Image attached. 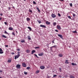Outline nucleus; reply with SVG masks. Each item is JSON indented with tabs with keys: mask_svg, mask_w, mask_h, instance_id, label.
Masks as SVG:
<instances>
[{
	"mask_svg": "<svg viewBox=\"0 0 78 78\" xmlns=\"http://www.w3.org/2000/svg\"><path fill=\"white\" fill-rule=\"evenodd\" d=\"M53 25L54 26H55L56 25V22H54L53 23Z\"/></svg>",
	"mask_w": 78,
	"mask_h": 78,
	"instance_id": "nucleus-28",
	"label": "nucleus"
},
{
	"mask_svg": "<svg viewBox=\"0 0 78 78\" xmlns=\"http://www.w3.org/2000/svg\"><path fill=\"white\" fill-rule=\"evenodd\" d=\"M40 69H45V67L44 66H42L40 67Z\"/></svg>",
	"mask_w": 78,
	"mask_h": 78,
	"instance_id": "nucleus-11",
	"label": "nucleus"
},
{
	"mask_svg": "<svg viewBox=\"0 0 78 78\" xmlns=\"http://www.w3.org/2000/svg\"><path fill=\"white\" fill-rule=\"evenodd\" d=\"M2 37H4V38H6V36L4 35H2Z\"/></svg>",
	"mask_w": 78,
	"mask_h": 78,
	"instance_id": "nucleus-22",
	"label": "nucleus"
},
{
	"mask_svg": "<svg viewBox=\"0 0 78 78\" xmlns=\"http://www.w3.org/2000/svg\"><path fill=\"white\" fill-rule=\"evenodd\" d=\"M27 73H28L27 72H25V71L24 72V74L25 75H27Z\"/></svg>",
	"mask_w": 78,
	"mask_h": 78,
	"instance_id": "nucleus-32",
	"label": "nucleus"
},
{
	"mask_svg": "<svg viewBox=\"0 0 78 78\" xmlns=\"http://www.w3.org/2000/svg\"><path fill=\"white\" fill-rule=\"evenodd\" d=\"M5 46L6 47H8V45H5Z\"/></svg>",
	"mask_w": 78,
	"mask_h": 78,
	"instance_id": "nucleus-54",
	"label": "nucleus"
},
{
	"mask_svg": "<svg viewBox=\"0 0 78 78\" xmlns=\"http://www.w3.org/2000/svg\"><path fill=\"white\" fill-rule=\"evenodd\" d=\"M76 16V15H75V14H73V17L75 16Z\"/></svg>",
	"mask_w": 78,
	"mask_h": 78,
	"instance_id": "nucleus-46",
	"label": "nucleus"
},
{
	"mask_svg": "<svg viewBox=\"0 0 78 78\" xmlns=\"http://www.w3.org/2000/svg\"><path fill=\"white\" fill-rule=\"evenodd\" d=\"M33 4H34V5H36V3L34 1L33 2Z\"/></svg>",
	"mask_w": 78,
	"mask_h": 78,
	"instance_id": "nucleus-36",
	"label": "nucleus"
},
{
	"mask_svg": "<svg viewBox=\"0 0 78 78\" xmlns=\"http://www.w3.org/2000/svg\"><path fill=\"white\" fill-rule=\"evenodd\" d=\"M39 73V70H37L35 72L36 74H37V73Z\"/></svg>",
	"mask_w": 78,
	"mask_h": 78,
	"instance_id": "nucleus-16",
	"label": "nucleus"
},
{
	"mask_svg": "<svg viewBox=\"0 0 78 78\" xmlns=\"http://www.w3.org/2000/svg\"><path fill=\"white\" fill-rule=\"evenodd\" d=\"M29 12H31V13H33V11H32L30 9H29Z\"/></svg>",
	"mask_w": 78,
	"mask_h": 78,
	"instance_id": "nucleus-24",
	"label": "nucleus"
},
{
	"mask_svg": "<svg viewBox=\"0 0 78 78\" xmlns=\"http://www.w3.org/2000/svg\"><path fill=\"white\" fill-rule=\"evenodd\" d=\"M9 9H11V7H9Z\"/></svg>",
	"mask_w": 78,
	"mask_h": 78,
	"instance_id": "nucleus-57",
	"label": "nucleus"
},
{
	"mask_svg": "<svg viewBox=\"0 0 78 78\" xmlns=\"http://www.w3.org/2000/svg\"><path fill=\"white\" fill-rule=\"evenodd\" d=\"M47 78H51V76H47Z\"/></svg>",
	"mask_w": 78,
	"mask_h": 78,
	"instance_id": "nucleus-40",
	"label": "nucleus"
},
{
	"mask_svg": "<svg viewBox=\"0 0 78 78\" xmlns=\"http://www.w3.org/2000/svg\"><path fill=\"white\" fill-rule=\"evenodd\" d=\"M2 19L1 17H0V20H2Z\"/></svg>",
	"mask_w": 78,
	"mask_h": 78,
	"instance_id": "nucleus-59",
	"label": "nucleus"
},
{
	"mask_svg": "<svg viewBox=\"0 0 78 78\" xmlns=\"http://www.w3.org/2000/svg\"><path fill=\"white\" fill-rule=\"evenodd\" d=\"M2 72V70H0V73H1Z\"/></svg>",
	"mask_w": 78,
	"mask_h": 78,
	"instance_id": "nucleus-58",
	"label": "nucleus"
},
{
	"mask_svg": "<svg viewBox=\"0 0 78 78\" xmlns=\"http://www.w3.org/2000/svg\"><path fill=\"white\" fill-rule=\"evenodd\" d=\"M58 16L59 17H61V14L60 13H58Z\"/></svg>",
	"mask_w": 78,
	"mask_h": 78,
	"instance_id": "nucleus-38",
	"label": "nucleus"
},
{
	"mask_svg": "<svg viewBox=\"0 0 78 78\" xmlns=\"http://www.w3.org/2000/svg\"><path fill=\"white\" fill-rule=\"evenodd\" d=\"M52 43H53L54 44L55 43V42H54V41H52Z\"/></svg>",
	"mask_w": 78,
	"mask_h": 78,
	"instance_id": "nucleus-55",
	"label": "nucleus"
},
{
	"mask_svg": "<svg viewBox=\"0 0 78 78\" xmlns=\"http://www.w3.org/2000/svg\"><path fill=\"white\" fill-rule=\"evenodd\" d=\"M53 48H56V45H55L54 46H52Z\"/></svg>",
	"mask_w": 78,
	"mask_h": 78,
	"instance_id": "nucleus-34",
	"label": "nucleus"
},
{
	"mask_svg": "<svg viewBox=\"0 0 78 78\" xmlns=\"http://www.w3.org/2000/svg\"><path fill=\"white\" fill-rule=\"evenodd\" d=\"M34 55L36 56V57H37V58H39V57H38L36 55V54H35Z\"/></svg>",
	"mask_w": 78,
	"mask_h": 78,
	"instance_id": "nucleus-41",
	"label": "nucleus"
},
{
	"mask_svg": "<svg viewBox=\"0 0 78 78\" xmlns=\"http://www.w3.org/2000/svg\"><path fill=\"white\" fill-rule=\"evenodd\" d=\"M51 16L52 18H55L56 17V15L55 14L52 13Z\"/></svg>",
	"mask_w": 78,
	"mask_h": 78,
	"instance_id": "nucleus-1",
	"label": "nucleus"
},
{
	"mask_svg": "<svg viewBox=\"0 0 78 78\" xmlns=\"http://www.w3.org/2000/svg\"><path fill=\"white\" fill-rule=\"evenodd\" d=\"M8 62H9L10 63L11 62V59H10V60H8L7 61Z\"/></svg>",
	"mask_w": 78,
	"mask_h": 78,
	"instance_id": "nucleus-27",
	"label": "nucleus"
},
{
	"mask_svg": "<svg viewBox=\"0 0 78 78\" xmlns=\"http://www.w3.org/2000/svg\"><path fill=\"white\" fill-rule=\"evenodd\" d=\"M27 38H28V39H29V40H31V37H30V36H27Z\"/></svg>",
	"mask_w": 78,
	"mask_h": 78,
	"instance_id": "nucleus-23",
	"label": "nucleus"
},
{
	"mask_svg": "<svg viewBox=\"0 0 78 78\" xmlns=\"http://www.w3.org/2000/svg\"><path fill=\"white\" fill-rule=\"evenodd\" d=\"M16 67L18 69H20V65L18 64L16 66Z\"/></svg>",
	"mask_w": 78,
	"mask_h": 78,
	"instance_id": "nucleus-2",
	"label": "nucleus"
},
{
	"mask_svg": "<svg viewBox=\"0 0 78 78\" xmlns=\"http://www.w3.org/2000/svg\"><path fill=\"white\" fill-rule=\"evenodd\" d=\"M58 36H59V37H60V38H62L63 37H62V35H60V34H58Z\"/></svg>",
	"mask_w": 78,
	"mask_h": 78,
	"instance_id": "nucleus-12",
	"label": "nucleus"
},
{
	"mask_svg": "<svg viewBox=\"0 0 78 78\" xmlns=\"http://www.w3.org/2000/svg\"><path fill=\"white\" fill-rule=\"evenodd\" d=\"M30 67H28L27 68V69H28V70H30Z\"/></svg>",
	"mask_w": 78,
	"mask_h": 78,
	"instance_id": "nucleus-31",
	"label": "nucleus"
},
{
	"mask_svg": "<svg viewBox=\"0 0 78 78\" xmlns=\"http://www.w3.org/2000/svg\"><path fill=\"white\" fill-rule=\"evenodd\" d=\"M34 53H35V50H33V51H32V54H33Z\"/></svg>",
	"mask_w": 78,
	"mask_h": 78,
	"instance_id": "nucleus-26",
	"label": "nucleus"
},
{
	"mask_svg": "<svg viewBox=\"0 0 78 78\" xmlns=\"http://www.w3.org/2000/svg\"><path fill=\"white\" fill-rule=\"evenodd\" d=\"M12 35H14V36H15V34H14V32H13V33H12Z\"/></svg>",
	"mask_w": 78,
	"mask_h": 78,
	"instance_id": "nucleus-47",
	"label": "nucleus"
},
{
	"mask_svg": "<svg viewBox=\"0 0 78 78\" xmlns=\"http://www.w3.org/2000/svg\"><path fill=\"white\" fill-rule=\"evenodd\" d=\"M51 23L48 21H46V24H47V25H50V24Z\"/></svg>",
	"mask_w": 78,
	"mask_h": 78,
	"instance_id": "nucleus-5",
	"label": "nucleus"
},
{
	"mask_svg": "<svg viewBox=\"0 0 78 78\" xmlns=\"http://www.w3.org/2000/svg\"><path fill=\"white\" fill-rule=\"evenodd\" d=\"M21 42L22 43H23V42H25V40H22L21 41Z\"/></svg>",
	"mask_w": 78,
	"mask_h": 78,
	"instance_id": "nucleus-21",
	"label": "nucleus"
},
{
	"mask_svg": "<svg viewBox=\"0 0 78 78\" xmlns=\"http://www.w3.org/2000/svg\"><path fill=\"white\" fill-rule=\"evenodd\" d=\"M59 70L60 72H61L62 71V70H61V68H59Z\"/></svg>",
	"mask_w": 78,
	"mask_h": 78,
	"instance_id": "nucleus-33",
	"label": "nucleus"
},
{
	"mask_svg": "<svg viewBox=\"0 0 78 78\" xmlns=\"http://www.w3.org/2000/svg\"><path fill=\"white\" fill-rule=\"evenodd\" d=\"M27 22H29V21L30 20V19L28 17H27Z\"/></svg>",
	"mask_w": 78,
	"mask_h": 78,
	"instance_id": "nucleus-13",
	"label": "nucleus"
},
{
	"mask_svg": "<svg viewBox=\"0 0 78 78\" xmlns=\"http://www.w3.org/2000/svg\"><path fill=\"white\" fill-rule=\"evenodd\" d=\"M35 48H39V47H35Z\"/></svg>",
	"mask_w": 78,
	"mask_h": 78,
	"instance_id": "nucleus-43",
	"label": "nucleus"
},
{
	"mask_svg": "<svg viewBox=\"0 0 78 78\" xmlns=\"http://www.w3.org/2000/svg\"><path fill=\"white\" fill-rule=\"evenodd\" d=\"M27 28L29 29L30 31H31V28L30 27H28Z\"/></svg>",
	"mask_w": 78,
	"mask_h": 78,
	"instance_id": "nucleus-25",
	"label": "nucleus"
},
{
	"mask_svg": "<svg viewBox=\"0 0 78 78\" xmlns=\"http://www.w3.org/2000/svg\"><path fill=\"white\" fill-rule=\"evenodd\" d=\"M3 51V50L2 48H0V54H2L3 53V52L2 51Z\"/></svg>",
	"mask_w": 78,
	"mask_h": 78,
	"instance_id": "nucleus-4",
	"label": "nucleus"
},
{
	"mask_svg": "<svg viewBox=\"0 0 78 78\" xmlns=\"http://www.w3.org/2000/svg\"><path fill=\"white\" fill-rule=\"evenodd\" d=\"M40 27H42V28H46V27L44 25H40Z\"/></svg>",
	"mask_w": 78,
	"mask_h": 78,
	"instance_id": "nucleus-6",
	"label": "nucleus"
},
{
	"mask_svg": "<svg viewBox=\"0 0 78 78\" xmlns=\"http://www.w3.org/2000/svg\"><path fill=\"white\" fill-rule=\"evenodd\" d=\"M65 63L66 64H69V62H68V60H66L65 62Z\"/></svg>",
	"mask_w": 78,
	"mask_h": 78,
	"instance_id": "nucleus-17",
	"label": "nucleus"
},
{
	"mask_svg": "<svg viewBox=\"0 0 78 78\" xmlns=\"http://www.w3.org/2000/svg\"><path fill=\"white\" fill-rule=\"evenodd\" d=\"M59 77H60V78H61V77H62L61 75H59Z\"/></svg>",
	"mask_w": 78,
	"mask_h": 78,
	"instance_id": "nucleus-53",
	"label": "nucleus"
},
{
	"mask_svg": "<svg viewBox=\"0 0 78 78\" xmlns=\"http://www.w3.org/2000/svg\"><path fill=\"white\" fill-rule=\"evenodd\" d=\"M69 77L70 78H75V76H73V75H69Z\"/></svg>",
	"mask_w": 78,
	"mask_h": 78,
	"instance_id": "nucleus-9",
	"label": "nucleus"
},
{
	"mask_svg": "<svg viewBox=\"0 0 78 78\" xmlns=\"http://www.w3.org/2000/svg\"><path fill=\"white\" fill-rule=\"evenodd\" d=\"M58 56L59 57H62V56H63V55L61 54H58Z\"/></svg>",
	"mask_w": 78,
	"mask_h": 78,
	"instance_id": "nucleus-20",
	"label": "nucleus"
},
{
	"mask_svg": "<svg viewBox=\"0 0 78 78\" xmlns=\"http://www.w3.org/2000/svg\"><path fill=\"white\" fill-rule=\"evenodd\" d=\"M26 52L27 53H29L30 52V51L29 50H26Z\"/></svg>",
	"mask_w": 78,
	"mask_h": 78,
	"instance_id": "nucleus-14",
	"label": "nucleus"
},
{
	"mask_svg": "<svg viewBox=\"0 0 78 78\" xmlns=\"http://www.w3.org/2000/svg\"><path fill=\"white\" fill-rule=\"evenodd\" d=\"M73 33H77V32H76V31H73Z\"/></svg>",
	"mask_w": 78,
	"mask_h": 78,
	"instance_id": "nucleus-35",
	"label": "nucleus"
},
{
	"mask_svg": "<svg viewBox=\"0 0 78 78\" xmlns=\"http://www.w3.org/2000/svg\"><path fill=\"white\" fill-rule=\"evenodd\" d=\"M16 33L17 34L18 33H17V31H16Z\"/></svg>",
	"mask_w": 78,
	"mask_h": 78,
	"instance_id": "nucleus-60",
	"label": "nucleus"
},
{
	"mask_svg": "<svg viewBox=\"0 0 78 78\" xmlns=\"http://www.w3.org/2000/svg\"><path fill=\"white\" fill-rule=\"evenodd\" d=\"M70 6H72V3H71L70 4Z\"/></svg>",
	"mask_w": 78,
	"mask_h": 78,
	"instance_id": "nucleus-45",
	"label": "nucleus"
},
{
	"mask_svg": "<svg viewBox=\"0 0 78 78\" xmlns=\"http://www.w3.org/2000/svg\"><path fill=\"white\" fill-rule=\"evenodd\" d=\"M0 15L1 16H3V14H2V13H1L0 14Z\"/></svg>",
	"mask_w": 78,
	"mask_h": 78,
	"instance_id": "nucleus-51",
	"label": "nucleus"
},
{
	"mask_svg": "<svg viewBox=\"0 0 78 78\" xmlns=\"http://www.w3.org/2000/svg\"><path fill=\"white\" fill-rule=\"evenodd\" d=\"M18 56H20V52H17V55Z\"/></svg>",
	"mask_w": 78,
	"mask_h": 78,
	"instance_id": "nucleus-19",
	"label": "nucleus"
},
{
	"mask_svg": "<svg viewBox=\"0 0 78 78\" xmlns=\"http://www.w3.org/2000/svg\"><path fill=\"white\" fill-rule=\"evenodd\" d=\"M19 57L18 55H16L15 56V59H17V58H19Z\"/></svg>",
	"mask_w": 78,
	"mask_h": 78,
	"instance_id": "nucleus-8",
	"label": "nucleus"
},
{
	"mask_svg": "<svg viewBox=\"0 0 78 78\" xmlns=\"http://www.w3.org/2000/svg\"><path fill=\"white\" fill-rule=\"evenodd\" d=\"M36 9H37V10H38V12H40V10L39 9V8H37Z\"/></svg>",
	"mask_w": 78,
	"mask_h": 78,
	"instance_id": "nucleus-30",
	"label": "nucleus"
},
{
	"mask_svg": "<svg viewBox=\"0 0 78 78\" xmlns=\"http://www.w3.org/2000/svg\"><path fill=\"white\" fill-rule=\"evenodd\" d=\"M38 55L39 56H43V55H44V53H40V54H39Z\"/></svg>",
	"mask_w": 78,
	"mask_h": 78,
	"instance_id": "nucleus-7",
	"label": "nucleus"
},
{
	"mask_svg": "<svg viewBox=\"0 0 78 78\" xmlns=\"http://www.w3.org/2000/svg\"><path fill=\"white\" fill-rule=\"evenodd\" d=\"M53 48V46H52V47H50V50H52V48Z\"/></svg>",
	"mask_w": 78,
	"mask_h": 78,
	"instance_id": "nucleus-39",
	"label": "nucleus"
},
{
	"mask_svg": "<svg viewBox=\"0 0 78 78\" xmlns=\"http://www.w3.org/2000/svg\"><path fill=\"white\" fill-rule=\"evenodd\" d=\"M24 1H25V0H24Z\"/></svg>",
	"mask_w": 78,
	"mask_h": 78,
	"instance_id": "nucleus-61",
	"label": "nucleus"
},
{
	"mask_svg": "<svg viewBox=\"0 0 78 78\" xmlns=\"http://www.w3.org/2000/svg\"><path fill=\"white\" fill-rule=\"evenodd\" d=\"M4 33L5 34H8V32H7L6 30L5 31Z\"/></svg>",
	"mask_w": 78,
	"mask_h": 78,
	"instance_id": "nucleus-29",
	"label": "nucleus"
},
{
	"mask_svg": "<svg viewBox=\"0 0 78 78\" xmlns=\"http://www.w3.org/2000/svg\"><path fill=\"white\" fill-rule=\"evenodd\" d=\"M57 27L58 30H61V27L59 26H57Z\"/></svg>",
	"mask_w": 78,
	"mask_h": 78,
	"instance_id": "nucleus-10",
	"label": "nucleus"
},
{
	"mask_svg": "<svg viewBox=\"0 0 78 78\" xmlns=\"http://www.w3.org/2000/svg\"><path fill=\"white\" fill-rule=\"evenodd\" d=\"M11 54L12 55H14V54H15L14 52H12V53H11Z\"/></svg>",
	"mask_w": 78,
	"mask_h": 78,
	"instance_id": "nucleus-52",
	"label": "nucleus"
},
{
	"mask_svg": "<svg viewBox=\"0 0 78 78\" xmlns=\"http://www.w3.org/2000/svg\"><path fill=\"white\" fill-rule=\"evenodd\" d=\"M17 51H20V49L19 48L17 49Z\"/></svg>",
	"mask_w": 78,
	"mask_h": 78,
	"instance_id": "nucleus-50",
	"label": "nucleus"
},
{
	"mask_svg": "<svg viewBox=\"0 0 78 78\" xmlns=\"http://www.w3.org/2000/svg\"><path fill=\"white\" fill-rule=\"evenodd\" d=\"M53 76V77H56V76H57L56 75H54Z\"/></svg>",
	"mask_w": 78,
	"mask_h": 78,
	"instance_id": "nucleus-44",
	"label": "nucleus"
},
{
	"mask_svg": "<svg viewBox=\"0 0 78 78\" xmlns=\"http://www.w3.org/2000/svg\"><path fill=\"white\" fill-rule=\"evenodd\" d=\"M60 1H62V2H63L64 0H59Z\"/></svg>",
	"mask_w": 78,
	"mask_h": 78,
	"instance_id": "nucleus-56",
	"label": "nucleus"
},
{
	"mask_svg": "<svg viewBox=\"0 0 78 78\" xmlns=\"http://www.w3.org/2000/svg\"><path fill=\"white\" fill-rule=\"evenodd\" d=\"M22 66H23L24 67H27V65H26V64L25 63H23L22 64Z\"/></svg>",
	"mask_w": 78,
	"mask_h": 78,
	"instance_id": "nucleus-3",
	"label": "nucleus"
},
{
	"mask_svg": "<svg viewBox=\"0 0 78 78\" xmlns=\"http://www.w3.org/2000/svg\"><path fill=\"white\" fill-rule=\"evenodd\" d=\"M37 22H38V23H41V21L38 20H37Z\"/></svg>",
	"mask_w": 78,
	"mask_h": 78,
	"instance_id": "nucleus-37",
	"label": "nucleus"
},
{
	"mask_svg": "<svg viewBox=\"0 0 78 78\" xmlns=\"http://www.w3.org/2000/svg\"><path fill=\"white\" fill-rule=\"evenodd\" d=\"M68 17L69 19H71V17L70 16H69Z\"/></svg>",
	"mask_w": 78,
	"mask_h": 78,
	"instance_id": "nucleus-42",
	"label": "nucleus"
},
{
	"mask_svg": "<svg viewBox=\"0 0 78 78\" xmlns=\"http://www.w3.org/2000/svg\"><path fill=\"white\" fill-rule=\"evenodd\" d=\"M72 65V66H76V63H71Z\"/></svg>",
	"mask_w": 78,
	"mask_h": 78,
	"instance_id": "nucleus-18",
	"label": "nucleus"
},
{
	"mask_svg": "<svg viewBox=\"0 0 78 78\" xmlns=\"http://www.w3.org/2000/svg\"><path fill=\"white\" fill-rule=\"evenodd\" d=\"M9 30H13V28H12V27H9Z\"/></svg>",
	"mask_w": 78,
	"mask_h": 78,
	"instance_id": "nucleus-15",
	"label": "nucleus"
},
{
	"mask_svg": "<svg viewBox=\"0 0 78 78\" xmlns=\"http://www.w3.org/2000/svg\"><path fill=\"white\" fill-rule=\"evenodd\" d=\"M4 23H5V25H7V23H6V22H5Z\"/></svg>",
	"mask_w": 78,
	"mask_h": 78,
	"instance_id": "nucleus-48",
	"label": "nucleus"
},
{
	"mask_svg": "<svg viewBox=\"0 0 78 78\" xmlns=\"http://www.w3.org/2000/svg\"><path fill=\"white\" fill-rule=\"evenodd\" d=\"M55 31H56V32H58V30H55Z\"/></svg>",
	"mask_w": 78,
	"mask_h": 78,
	"instance_id": "nucleus-49",
	"label": "nucleus"
},
{
	"mask_svg": "<svg viewBox=\"0 0 78 78\" xmlns=\"http://www.w3.org/2000/svg\"><path fill=\"white\" fill-rule=\"evenodd\" d=\"M0 28H1V27H0Z\"/></svg>",
	"mask_w": 78,
	"mask_h": 78,
	"instance_id": "nucleus-62",
	"label": "nucleus"
}]
</instances>
